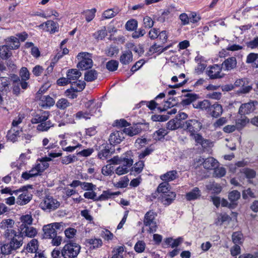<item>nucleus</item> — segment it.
<instances>
[{
    "mask_svg": "<svg viewBox=\"0 0 258 258\" xmlns=\"http://www.w3.org/2000/svg\"><path fill=\"white\" fill-rule=\"evenodd\" d=\"M112 164L119 165L115 170V173L118 175L127 173L133 165V160L128 156H114L110 161Z\"/></svg>",
    "mask_w": 258,
    "mask_h": 258,
    "instance_id": "f257e3e1",
    "label": "nucleus"
},
{
    "mask_svg": "<svg viewBox=\"0 0 258 258\" xmlns=\"http://www.w3.org/2000/svg\"><path fill=\"white\" fill-rule=\"evenodd\" d=\"M65 225L62 222L50 223L43 227V237L45 238H51L57 235V230L62 231Z\"/></svg>",
    "mask_w": 258,
    "mask_h": 258,
    "instance_id": "f03ea898",
    "label": "nucleus"
},
{
    "mask_svg": "<svg viewBox=\"0 0 258 258\" xmlns=\"http://www.w3.org/2000/svg\"><path fill=\"white\" fill-rule=\"evenodd\" d=\"M81 246L74 242L66 244L61 250V254L64 258H75L80 252Z\"/></svg>",
    "mask_w": 258,
    "mask_h": 258,
    "instance_id": "7ed1b4c3",
    "label": "nucleus"
},
{
    "mask_svg": "<svg viewBox=\"0 0 258 258\" xmlns=\"http://www.w3.org/2000/svg\"><path fill=\"white\" fill-rule=\"evenodd\" d=\"M80 62L77 64L78 68L82 70L91 68L93 66V60L91 54L87 52H80L77 55Z\"/></svg>",
    "mask_w": 258,
    "mask_h": 258,
    "instance_id": "20e7f679",
    "label": "nucleus"
},
{
    "mask_svg": "<svg viewBox=\"0 0 258 258\" xmlns=\"http://www.w3.org/2000/svg\"><path fill=\"white\" fill-rule=\"evenodd\" d=\"M202 127V123L195 119L187 120L182 125V128L188 132L190 135L198 133Z\"/></svg>",
    "mask_w": 258,
    "mask_h": 258,
    "instance_id": "39448f33",
    "label": "nucleus"
},
{
    "mask_svg": "<svg viewBox=\"0 0 258 258\" xmlns=\"http://www.w3.org/2000/svg\"><path fill=\"white\" fill-rule=\"evenodd\" d=\"M60 206L59 202L57 200L50 196L46 197L41 202L40 206L43 210L50 211L55 210Z\"/></svg>",
    "mask_w": 258,
    "mask_h": 258,
    "instance_id": "423d86ee",
    "label": "nucleus"
},
{
    "mask_svg": "<svg viewBox=\"0 0 258 258\" xmlns=\"http://www.w3.org/2000/svg\"><path fill=\"white\" fill-rule=\"evenodd\" d=\"M156 216V213L153 211L148 212L145 215L144 223L146 226L149 227L148 231L150 233L155 232L157 230V225L154 221Z\"/></svg>",
    "mask_w": 258,
    "mask_h": 258,
    "instance_id": "0eeeda50",
    "label": "nucleus"
},
{
    "mask_svg": "<svg viewBox=\"0 0 258 258\" xmlns=\"http://www.w3.org/2000/svg\"><path fill=\"white\" fill-rule=\"evenodd\" d=\"M11 82L13 84V92L16 95L19 94L21 86L22 88L26 89L28 87V83L25 81H21L19 77L13 75L11 76Z\"/></svg>",
    "mask_w": 258,
    "mask_h": 258,
    "instance_id": "6e6552de",
    "label": "nucleus"
},
{
    "mask_svg": "<svg viewBox=\"0 0 258 258\" xmlns=\"http://www.w3.org/2000/svg\"><path fill=\"white\" fill-rule=\"evenodd\" d=\"M257 105L256 101H250L241 105L239 109V113L241 115L249 114L252 112Z\"/></svg>",
    "mask_w": 258,
    "mask_h": 258,
    "instance_id": "1a4fd4ad",
    "label": "nucleus"
},
{
    "mask_svg": "<svg viewBox=\"0 0 258 258\" xmlns=\"http://www.w3.org/2000/svg\"><path fill=\"white\" fill-rule=\"evenodd\" d=\"M49 116L48 111H39L33 114L31 119V122L33 124L39 123L46 121Z\"/></svg>",
    "mask_w": 258,
    "mask_h": 258,
    "instance_id": "9d476101",
    "label": "nucleus"
},
{
    "mask_svg": "<svg viewBox=\"0 0 258 258\" xmlns=\"http://www.w3.org/2000/svg\"><path fill=\"white\" fill-rule=\"evenodd\" d=\"M222 69L220 66L215 64L210 68L207 73L210 78L212 79L222 78L224 76V74L221 73Z\"/></svg>",
    "mask_w": 258,
    "mask_h": 258,
    "instance_id": "9b49d317",
    "label": "nucleus"
},
{
    "mask_svg": "<svg viewBox=\"0 0 258 258\" xmlns=\"http://www.w3.org/2000/svg\"><path fill=\"white\" fill-rule=\"evenodd\" d=\"M19 233L22 237L25 236L32 237L36 235L37 231L33 227L25 226V224H21L20 226Z\"/></svg>",
    "mask_w": 258,
    "mask_h": 258,
    "instance_id": "f8f14e48",
    "label": "nucleus"
},
{
    "mask_svg": "<svg viewBox=\"0 0 258 258\" xmlns=\"http://www.w3.org/2000/svg\"><path fill=\"white\" fill-rule=\"evenodd\" d=\"M38 27L46 31L50 32L52 33L57 31L58 29V24L51 20L46 21L45 23L40 25Z\"/></svg>",
    "mask_w": 258,
    "mask_h": 258,
    "instance_id": "ddd939ff",
    "label": "nucleus"
},
{
    "mask_svg": "<svg viewBox=\"0 0 258 258\" xmlns=\"http://www.w3.org/2000/svg\"><path fill=\"white\" fill-rule=\"evenodd\" d=\"M124 139L122 131H114L111 134L109 137V142L111 144L120 143Z\"/></svg>",
    "mask_w": 258,
    "mask_h": 258,
    "instance_id": "4468645a",
    "label": "nucleus"
},
{
    "mask_svg": "<svg viewBox=\"0 0 258 258\" xmlns=\"http://www.w3.org/2000/svg\"><path fill=\"white\" fill-rule=\"evenodd\" d=\"M237 60L235 57H230L225 59L222 64V68L225 71H231L236 67Z\"/></svg>",
    "mask_w": 258,
    "mask_h": 258,
    "instance_id": "2eb2a0df",
    "label": "nucleus"
},
{
    "mask_svg": "<svg viewBox=\"0 0 258 258\" xmlns=\"http://www.w3.org/2000/svg\"><path fill=\"white\" fill-rule=\"evenodd\" d=\"M51 160L52 159L50 158L45 157L41 159H38L37 163L35 166L36 167V168L38 169V171L41 173L49 167V164L47 162Z\"/></svg>",
    "mask_w": 258,
    "mask_h": 258,
    "instance_id": "dca6fc26",
    "label": "nucleus"
},
{
    "mask_svg": "<svg viewBox=\"0 0 258 258\" xmlns=\"http://www.w3.org/2000/svg\"><path fill=\"white\" fill-rule=\"evenodd\" d=\"M31 199L32 195L25 190L19 195L16 203L19 205H24L27 204Z\"/></svg>",
    "mask_w": 258,
    "mask_h": 258,
    "instance_id": "f3484780",
    "label": "nucleus"
},
{
    "mask_svg": "<svg viewBox=\"0 0 258 258\" xmlns=\"http://www.w3.org/2000/svg\"><path fill=\"white\" fill-rule=\"evenodd\" d=\"M54 103V99L48 95L42 96L39 101V105L44 108L52 106Z\"/></svg>",
    "mask_w": 258,
    "mask_h": 258,
    "instance_id": "a211bd4d",
    "label": "nucleus"
},
{
    "mask_svg": "<svg viewBox=\"0 0 258 258\" xmlns=\"http://www.w3.org/2000/svg\"><path fill=\"white\" fill-rule=\"evenodd\" d=\"M81 76V73L77 69H71L68 72L67 77L70 81V83H74L73 85H76V81Z\"/></svg>",
    "mask_w": 258,
    "mask_h": 258,
    "instance_id": "6ab92c4d",
    "label": "nucleus"
},
{
    "mask_svg": "<svg viewBox=\"0 0 258 258\" xmlns=\"http://www.w3.org/2000/svg\"><path fill=\"white\" fill-rule=\"evenodd\" d=\"M219 165V162L213 157H208L203 162L204 167L208 170L214 169Z\"/></svg>",
    "mask_w": 258,
    "mask_h": 258,
    "instance_id": "aec40b11",
    "label": "nucleus"
},
{
    "mask_svg": "<svg viewBox=\"0 0 258 258\" xmlns=\"http://www.w3.org/2000/svg\"><path fill=\"white\" fill-rule=\"evenodd\" d=\"M123 134H125L130 137L138 135L141 132V126L139 125H135L128 127H125L123 130Z\"/></svg>",
    "mask_w": 258,
    "mask_h": 258,
    "instance_id": "412c9836",
    "label": "nucleus"
},
{
    "mask_svg": "<svg viewBox=\"0 0 258 258\" xmlns=\"http://www.w3.org/2000/svg\"><path fill=\"white\" fill-rule=\"evenodd\" d=\"M133 54L130 50H126L122 52L119 60L123 64H128L133 61Z\"/></svg>",
    "mask_w": 258,
    "mask_h": 258,
    "instance_id": "4be33fe9",
    "label": "nucleus"
},
{
    "mask_svg": "<svg viewBox=\"0 0 258 258\" xmlns=\"http://www.w3.org/2000/svg\"><path fill=\"white\" fill-rule=\"evenodd\" d=\"M190 137L192 138L197 145H200L203 147H206L209 144V141L204 139L202 136L198 133L190 135Z\"/></svg>",
    "mask_w": 258,
    "mask_h": 258,
    "instance_id": "5701e85b",
    "label": "nucleus"
},
{
    "mask_svg": "<svg viewBox=\"0 0 258 258\" xmlns=\"http://www.w3.org/2000/svg\"><path fill=\"white\" fill-rule=\"evenodd\" d=\"M177 177L178 175L177 171L176 170H171L161 175L160 176V178L162 180L165 181V182H168L175 179Z\"/></svg>",
    "mask_w": 258,
    "mask_h": 258,
    "instance_id": "b1692460",
    "label": "nucleus"
},
{
    "mask_svg": "<svg viewBox=\"0 0 258 258\" xmlns=\"http://www.w3.org/2000/svg\"><path fill=\"white\" fill-rule=\"evenodd\" d=\"M193 106L195 108L202 110H209L210 109L211 103L208 100H204L195 102L193 104Z\"/></svg>",
    "mask_w": 258,
    "mask_h": 258,
    "instance_id": "393cba45",
    "label": "nucleus"
},
{
    "mask_svg": "<svg viewBox=\"0 0 258 258\" xmlns=\"http://www.w3.org/2000/svg\"><path fill=\"white\" fill-rule=\"evenodd\" d=\"M176 194L173 191L168 192L161 197V202L163 205L168 206L170 205L175 199Z\"/></svg>",
    "mask_w": 258,
    "mask_h": 258,
    "instance_id": "a878e982",
    "label": "nucleus"
},
{
    "mask_svg": "<svg viewBox=\"0 0 258 258\" xmlns=\"http://www.w3.org/2000/svg\"><path fill=\"white\" fill-rule=\"evenodd\" d=\"M11 241L9 242L14 250H16L20 248L23 244V237L19 233L18 236L15 237L10 239Z\"/></svg>",
    "mask_w": 258,
    "mask_h": 258,
    "instance_id": "bb28decb",
    "label": "nucleus"
},
{
    "mask_svg": "<svg viewBox=\"0 0 258 258\" xmlns=\"http://www.w3.org/2000/svg\"><path fill=\"white\" fill-rule=\"evenodd\" d=\"M181 121L179 120L178 119L175 118L171 119L167 123V128L170 130H175L178 128H182Z\"/></svg>",
    "mask_w": 258,
    "mask_h": 258,
    "instance_id": "cd10ccee",
    "label": "nucleus"
},
{
    "mask_svg": "<svg viewBox=\"0 0 258 258\" xmlns=\"http://www.w3.org/2000/svg\"><path fill=\"white\" fill-rule=\"evenodd\" d=\"M11 82V78L0 77V91L3 92L9 90V85Z\"/></svg>",
    "mask_w": 258,
    "mask_h": 258,
    "instance_id": "c85d7f7f",
    "label": "nucleus"
},
{
    "mask_svg": "<svg viewBox=\"0 0 258 258\" xmlns=\"http://www.w3.org/2000/svg\"><path fill=\"white\" fill-rule=\"evenodd\" d=\"M201 196V191L199 188L195 187L191 191L187 192L185 197L187 201L195 200L199 198Z\"/></svg>",
    "mask_w": 258,
    "mask_h": 258,
    "instance_id": "c756f323",
    "label": "nucleus"
},
{
    "mask_svg": "<svg viewBox=\"0 0 258 258\" xmlns=\"http://www.w3.org/2000/svg\"><path fill=\"white\" fill-rule=\"evenodd\" d=\"M182 241L183 239L181 237H178L175 239L169 237L165 239L164 243L168 246H171L173 248L178 246Z\"/></svg>",
    "mask_w": 258,
    "mask_h": 258,
    "instance_id": "7c9ffc66",
    "label": "nucleus"
},
{
    "mask_svg": "<svg viewBox=\"0 0 258 258\" xmlns=\"http://www.w3.org/2000/svg\"><path fill=\"white\" fill-rule=\"evenodd\" d=\"M211 114L212 116L217 117L220 116L223 112L222 107L220 104L215 103L212 106L211 105Z\"/></svg>",
    "mask_w": 258,
    "mask_h": 258,
    "instance_id": "2f4dec72",
    "label": "nucleus"
},
{
    "mask_svg": "<svg viewBox=\"0 0 258 258\" xmlns=\"http://www.w3.org/2000/svg\"><path fill=\"white\" fill-rule=\"evenodd\" d=\"M40 173V172L38 171V169H37L36 167L35 166L28 172L23 173L22 174V177L24 179L27 180L32 177L38 175Z\"/></svg>",
    "mask_w": 258,
    "mask_h": 258,
    "instance_id": "473e14b6",
    "label": "nucleus"
},
{
    "mask_svg": "<svg viewBox=\"0 0 258 258\" xmlns=\"http://www.w3.org/2000/svg\"><path fill=\"white\" fill-rule=\"evenodd\" d=\"M38 248V241L36 239H32L30 242L27 244L26 250L28 252H36Z\"/></svg>",
    "mask_w": 258,
    "mask_h": 258,
    "instance_id": "72a5a7b5",
    "label": "nucleus"
},
{
    "mask_svg": "<svg viewBox=\"0 0 258 258\" xmlns=\"http://www.w3.org/2000/svg\"><path fill=\"white\" fill-rule=\"evenodd\" d=\"M71 103L66 98L59 99L56 103V106L60 110H64L70 107Z\"/></svg>",
    "mask_w": 258,
    "mask_h": 258,
    "instance_id": "f704fd0d",
    "label": "nucleus"
},
{
    "mask_svg": "<svg viewBox=\"0 0 258 258\" xmlns=\"http://www.w3.org/2000/svg\"><path fill=\"white\" fill-rule=\"evenodd\" d=\"M53 126V124L50 120L45 121L39 123L37 126V130L39 132H46Z\"/></svg>",
    "mask_w": 258,
    "mask_h": 258,
    "instance_id": "c9c22d12",
    "label": "nucleus"
},
{
    "mask_svg": "<svg viewBox=\"0 0 258 258\" xmlns=\"http://www.w3.org/2000/svg\"><path fill=\"white\" fill-rule=\"evenodd\" d=\"M107 34V30L105 27L103 26L101 29L93 34L95 39L99 40L103 39Z\"/></svg>",
    "mask_w": 258,
    "mask_h": 258,
    "instance_id": "e433bc0d",
    "label": "nucleus"
},
{
    "mask_svg": "<svg viewBox=\"0 0 258 258\" xmlns=\"http://www.w3.org/2000/svg\"><path fill=\"white\" fill-rule=\"evenodd\" d=\"M97 76V72L95 70H91L85 73L84 79L87 82H91L96 79Z\"/></svg>",
    "mask_w": 258,
    "mask_h": 258,
    "instance_id": "4c0bfd02",
    "label": "nucleus"
},
{
    "mask_svg": "<svg viewBox=\"0 0 258 258\" xmlns=\"http://www.w3.org/2000/svg\"><path fill=\"white\" fill-rule=\"evenodd\" d=\"M118 14L117 11H114L113 9H109L104 11L102 14V19L106 20L114 17Z\"/></svg>",
    "mask_w": 258,
    "mask_h": 258,
    "instance_id": "58836bf2",
    "label": "nucleus"
},
{
    "mask_svg": "<svg viewBox=\"0 0 258 258\" xmlns=\"http://www.w3.org/2000/svg\"><path fill=\"white\" fill-rule=\"evenodd\" d=\"M0 249L5 255L10 254L12 251L14 250L12 245L9 243H7L3 242H0Z\"/></svg>",
    "mask_w": 258,
    "mask_h": 258,
    "instance_id": "ea45409f",
    "label": "nucleus"
},
{
    "mask_svg": "<svg viewBox=\"0 0 258 258\" xmlns=\"http://www.w3.org/2000/svg\"><path fill=\"white\" fill-rule=\"evenodd\" d=\"M96 111L93 112L92 110H90V112L88 113L87 111H81L77 112L76 115V118L77 119H81L82 118L87 119L90 118L91 115H94V113H96Z\"/></svg>",
    "mask_w": 258,
    "mask_h": 258,
    "instance_id": "a19ab883",
    "label": "nucleus"
},
{
    "mask_svg": "<svg viewBox=\"0 0 258 258\" xmlns=\"http://www.w3.org/2000/svg\"><path fill=\"white\" fill-rule=\"evenodd\" d=\"M169 185L168 182H164L159 184L157 188V191L161 194V196H164L168 192H171L169 189Z\"/></svg>",
    "mask_w": 258,
    "mask_h": 258,
    "instance_id": "79ce46f5",
    "label": "nucleus"
},
{
    "mask_svg": "<svg viewBox=\"0 0 258 258\" xmlns=\"http://www.w3.org/2000/svg\"><path fill=\"white\" fill-rule=\"evenodd\" d=\"M15 222L11 219L3 220L0 223V228L6 230L7 229H12L14 225Z\"/></svg>",
    "mask_w": 258,
    "mask_h": 258,
    "instance_id": "37998d69",
    "label": "nucleus"
},
{
    "mask_svg": "<svg viewBox=\"0 0 258 258\" xmlns=\"http://www.w3.org/2000/svg\"><path fill=\"white\" fill-rule=\"evenodd\" d=\"M19 233V232L16 231L13 228L7 229L5 230L4 233V236L6 239H11L15 237H16V236H18V234Z\"/></svg>",
    "mask_w": 258,
    "mask_h": 258,
    "instance_id": "c03bdc74",
    "label": "nucleus"
},
{
    "mask_svg": "<svg viewBox=\"0 0 258 258\" xmlns=\"http://www.w3.org/2000/svg\"><path fill=\"white\" fill-rule=\"evenodd\" d=\"M8 47V45H3L0 47V57L2 58H7L11 56L10 49Z\"/></svg>",
    "mask_w": 258,
    "mask_h": 258,
    "instance_id": "a18cd8bd",
    "label": "nucleus"
},
{
    "mask_svg": "<svg viewBox=\"0 0 258 258\" xmlns=\"http://www.w3.org/2000/svg\"><path fill=\"white\" fill-rule=\"evenodd\" d=\"M168 134V131L165 128H160L153 134V137L156 140L163 139Z\"/></svg>",
    "mask_w": 258,
    "mask_h": 258,
    "instance_id": "49530a36",
    "label": "nucleus"
},
{
    "mask_svg": "<svg viewBox=\"0 0 258 258\" xmlns=\"http://www.w3.org/2000/svg\"><path fill=\"white\" fill-rule=\"evenodd\" d=\"M230 217L226 214H219L217 215V219L215 221V224L221 225L224 222L229 220Z\"/></svg>",
    "mask_w": 258,
    "mask_h": 258,
    "instance_id": "de8ad7c7",
    "label": "nucleus"
},
{
    "mask_svg": "<svg viewBox=\"0 0 258 258\" xmlns=\"http://www.w3.org/2000/svg\"><path fill=\"white\" fill-rule=\"evenodd\" d=\"M124 248L122 246L114 248L112 250L113 255L111 258H123Z\"/></svg>",
    "mask_w": 258,
    "mask_h": 258,
    "instance_id": "09e8293b",
    "label": "nucleus"
},
{
    "mask_svg": "<svg viewBox=\"0 0 258 258\" xmlns=\"http://www.w3.org/2000/svg\"><path fill=\"white\" fill-rule=\"evenodd\" d=\"M8 42L10 43L9 47H10V49H17L20 46L19 40L18 38L11 37L8 39Z\"/></svg>",
    "mask_w": 258,
    "mask_h": 258,
    "instance_id": "8fccbe9b",
    "label": "nucleus"
},
{
    "mask_svg": "<svg viewBox=\"0 0 258 258\" xmlns=\"http://www.w3.org/2000/svg\"><path fill=\"white\" fill-rule=\"evenodd\" d=\"M144 167V162L142 161H139L134 164L133 167L131 168L132 172H135L136 174L140 173Z\"/></svg>",
    "mask_w": 258,
    "mask_h": 258,
    "instance_id": "3c124183",
    "label": "nucleus"
},
{
    "mask_svg": "<svg viewBox=\"0 0 258 258\" xmlns=\"http://www.w3.org/2000/svg\"><path fill=\"white\" fill-rule=\"evenodd\" d=\"M96 9L94 8L91 10H87L84 12L86 20L88 22L91 21L95 16Z\"/></svg>",
    "mask_w": 258,
    "mask_h": 258,
    "instance_id": "603ef678",
    "label": "nucleus"
},
{
    "mask_svg": "<svg viewBox=\"0 0 258 258\" xmlns=\"http://www.w3.org/2000/svg\"><path fill=\"white\" fill-rule=\"evenodd\" d=\"M118 67V62L115 60H111L106 64V69L109 71H116Z\"/></svg>",
    "mask_w": 258,
    "mask_h": 258,
    "instance_id": "864d4df0",
    "label": "nucleus"
},
{
    "mask_svg": "<svg viewBox=\"0 0 258 258\" xmlns=\"http://www.w3.org/2000/svg\"><path fill=\"white\" fill-rule=\"evenodd\" d=\"M214 173L213 176L215 177H221L224 176L226 174V170L223 167H215L214 169Z\"/></svg>",
    "mask_w": 258,
    "mask_h": 258,
    "instance_id": "5fc2aeb1",
    "label": "nucleus"
},
{
    "mask_svg": "<svg viewBox=\"0 0 258 258\" xmlns=\"http://www.w3.org/2000/svg\"><path fill=\"white\" fill-rule=\"evenodd\" d=\"M206 187L208 190H212L214 193L218 194L221 191V186L217 183H209Z\"/></svg>",
    "mask_w": 258,
    "mask_h": 258,
    "instance_id": "6e6d98bb",
    "label": "nucleus"
},
{
    "mask_svg": "<svg viewBox=\"0 0 258 258\" xmlns=\"http://www.w3.org/2000/svg\"><path fill=\"white\" fill-rule=\"evenodd\" d=\"M138 26V22L134 20L128 21L125 24V28L128 31H134L137 29Z\"/></svg>",
    "mask_w": 258,
    "mask_h": 258,
    "instance_id": "4d7b16f0",
    "label": "nucleus"
},
{
    "mask_svg": "<svg viewBox=\"0 0 258 258\" xmlns=\"http://www.w3.org/2000/svg\"><path fill=\"white\" fill-rule=\"evenodd\" d=\"M233 242L236 244H240L243 241V235L240 232H234L232 235Z\"/></svg>",
    "mask_w": 258,
    "mask_h": 258,
    "instance_id": "13d9d810",
    "label": "nucleus"
},
{
    "mask_svg": "<svg viewBox=\"0 0 258 258\" xmlns=\"http://www.w3.org/2000/svg\"><path fill=\"white\" fill-rule=\"evenodd\" d=\"M20 220L22 223V224H25V226H30L32 223L33 218L31 215L27 214L21 216Z\"/></svg>",
    "mask_w": 258,
    "mask_h": 258,
    "instance_id": "bf43d9fd",
    "label": "nucleus"
},
{
    "mask_svg": "<svg viewBox=\"0 0 258 258\" xmlns=\"http://www.w3.org/2000/svg\"><path fill=\"white\" fill-rule=\"evenodd\" d=\"M102 173L104 175H111L113 173V168L111 164H108L102 168Z\"/></svg>",
    "mask_w": 258,
    "mask_h": 258,
    "instance_id": "052dcab7",
    "label": "nucleus"
},
{
    "mask_svg": "<svg viewBox=\"0 0 258 258\" xmlns=\"http://www.w3.org/2000/svg\"><path fill=\"white\" fill-rule=\"evenodd\" d=\"M75 86H72L71 89H68L65 92V95L72 99H75L77 97V92Z\"/></svg>",
    "mask_w": 258,
    "mask_h": 258,
    "instance_id": "680f3d73",
    "label": "nucleus"
},
{
    "mask_svg": "<svg viewBox=\"0 0 258 258\" xmlns=\"http://www.w3.org/2000/svg\"><path fill=\"white\" fill-rule=\"evenodd\" d=\"M240 197V194L237 190H233L229 193L228 199L231 202L237 201Z\"/></svg>",
    "mask_w": 258,
    "mask_h": 258,
    "instance_id": "e2e57ef3",
    "label": "nucleus"
},
{
    "mask_svg": "<svg viewBox=\"0 0 258 258\" xmlns=\"http://www.w3.org/2000/svg\"><path fill=\"white\" fill-rule=\"evenodd\" d=\"M249 121V119L246 117H242L236 122V127L240 130L245 126Z\"/></svg>",
    "mask_w": 258,
    "mask_h": 258,
    "instance_id": "0e129e2a",
    "label": "nucleus"
},
{
    "mask_svg": "<svg viewBox=\"0 0 258 258\" xmlns=\"http://www.w3.org/2000/svg\"><path fill=\"white\" fill-rule=\"evenodd\" d=\"M20 76L21 78V81H25L29 79L30 74L27 70V69L25 67H23L21 69L20 72Z\"/></svg>",
    "mask_w": 258,
    "mask_h": 258,
    "instance_id": "69168bd1",
    "label": "nucleus"
},
{
    "mask_svg": "<svg viewBox=\"0 0 258 258\" xmlns=\"http://www.w3.org/2000/svg\"><path fill=\"white\" fill-rule=\"evenodd\" d=\"M146 247V244L143 241H138L135 245L134 249L138 253L142 252Z\"/></svg>",
    "mask_w": 258,
    "mask_h": 258,
    "instance_id": "338daca9",
    "label": "nucleus"
},
{
    "mask_svg": "<svg viewBox=\"0 0 258 258\" xmlns=\"http://www.w3.org/2000/svg\"><path fill=\"white\" fill-rule=\"evenodd\" d=\"M118 52V49L114 46H110L105 50V53L109 56H112Z\"/></svg>",
    "mask_w": 258,
    "mask_h": 258,
    "instance_id": "774afa93",
    "label": "nucleus"
}]
</instances>
